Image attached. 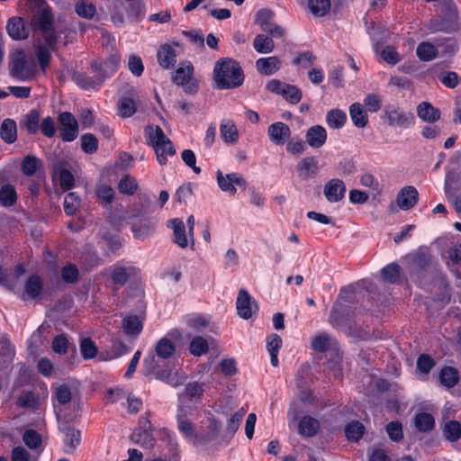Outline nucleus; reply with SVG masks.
<instances>
[{"instance_id":"47","label":"nucleus","mask_w":461,"mask_h":461,"mask_svg":"<svg viewBox=\"0 0 461 461\" xmlns=\"http://www.w3.org/2000/svg\"><path fill=\"white\" fill-rule=\"evenodd\" d=\"M40 167L41 161L35 156L28 155L22 162V171L27 176H35Z\"/></svg>"},{"instance_id":"8","label":"nucleus","mask_w":461,"mask_h":461,"mask_svg":"<svg viewBox=\"0 0 461 461\" xmlns=\"http://www.w3.org/2000/svg\"><path fill=\"white\" fill-rule=\"evenodd\" d=\"M58 121L59 122V136L63 141L70 142L78 136V122L69 112L61 113Z\"/></svg>"},{"instance_id":"53","label":"nucleus","mask_w":461,"mask_h":461,"mask_svg":"<svg viewBox=\"0 0 461 461\" xmlns=\"http://www.w3.org/2000/svg\"><path fill=\"white\" fill-rule=\"evenodd\" d=\"M17 195L14 186L10 185H4L0 190V202L5 206H12L16 201Z\"/></svg>"},{"instance_id":"33","label":"nucleus","mask_w":461,"mask_h":461,"mask_svg":"<svg viewBox=\"0 0 461 461\" xmlns=\"http://www.w3.org/2000/svg\"><path fill=\"white\" fill-rule=\"evenodd\" d=\"M122 325L124 333L128 336H137L143 329L141 320L136 315H130L124 318Z\"/></svg>"},{"instance_id":"32","label":"nucleus","mask_w":461,"mask_h":461,"mask_svg":"<svg viewBox=\"0 0 461 461\" xmlns=\"http://www.w3.org/2000/svg\"><path fill=\"white\" fill-rule=\"evenodd\" d=\"M40 114L37 110H32L23 116L20 122L23 129L26 130L30 134H36L39 131Z\"/></svg>"},{"instance_id":"52","label":"nucleus","mask_w":461,"mask_h":461,"mask_svg":"<svg viewBox=\"0 0 461 461\" xmlns=\"http://www.w3.org/2000/svg\"><path fill=\"white\" fill-rule=\"evenodd\" d=\"M23 440L24 444L31 449H38L41 446V436L35 429H27L23 436Z\"/></svg>"},{"instance_id":"55","label":"nucleus","mask_w":461,"mask_h":461,"mask_svg":"<svg viewBox=\"0 0 461 461\" xmlns=\"http://www.w3.org/2000/svg\"><path fill=\"white\" fill-rule=\"evenodd\" d=\"M383 279L391 284H394L400 277V267L397 264L391 263L381 270Z\"/></svg>"},{"instance_id":"56","label":"nucleus","mask_w":461,"mask_h":461,"mask_svg":"<svg viewBox=\"0 0 461 461\" xmlns=\"http://www.w3.org/2000/svg\"><path fill=\"white\" fill-rule=\"evenodd\" d=\"M437 78L447 88H455L458 86L459 77L454 71H442L436 74Z\"/></svg>"},{"instance_id":"16","label":"nucleus","mask_w":461,"mask_h":461,"mask_svg":"<svg viewBox=\"0 0 461 461\" xmlns=\"http://www.w3.org/2000/svg\"><path fill=\"white\" fill-rule=\"evenodd\" d=\"M305 140L312 149H320L327 140V131L321 125L312 126L306 131Z\"/></svg>"},{"instance_id":"1","label":"nucleus","mask_w":461,"mask_h":461,"mask_svg":"<svg viewBox=\"0 0 461 461\" xmlns=\"http://www.w3.org/2000/svg\"><path fill=\"white\" fill-rule=\"evenodd\" d=\"M212 78L217 89H233L243 84L244 74L237 61L222 58L214 64Z\"/></svg>"},{"instance_id":"12","label":"nucleus","mask_w":461,"mask_h":461,"mask_svg":"<svg viewBox=\"0 0 461 461\" xmlns=\"http://www.w3.org/2000/svg\"><path fill=\"white\" fill-rule=\"evenodd\" d=\"M236 308L240 318L249 320L258 310V305L245 289H240L236 301Z\"/></svg>"},{"instance_id":"38","label":"nucleus","mask_w":461,"mask_h":461,"mask_svg":"<svg viewBox=\"0 0 461 461\" xmlns=\"http://www.w3.org/2000/svg\"><path fill=\"white\" fill-rule=\"evenodd\" d=\"M137 110L135 101L129 96H122L118 102V114L122 118L131 117Z\"/></svg>"},{"instance_id":"59","label":"nucleus","mask_w":461,"mask_h":461,"mask_svg":"<svg viewBox=\"0 0 461 461\" xmlns=\"http://www.w3.org/2000/svg\"><path fill=\"white\" fill-rule=\"evenodd\" d=\"M54 177L59 180L60 186L64 190H68L72 188L74 185V176L71 174V172L68 169L63 168L59 171H56Z\"/></svg>"},{"instance_id":"29","label":"nucleus","mask_w":461,"mask_h":461,"mask_svg":"<svg viewBox=\"0 0 461 461\" xmlns=\"http://www.w3.org/2000/svg\"><path fill=\"white\" fill-rule=\"evenodd\" d=\"M349 115L353 124L357 128H364L368 122L366 112L359 103H354L349 107Z\"/></svg>"},{"instance_id":"37","label":"nucleus","mask_w":461,"mask_h":461,"mask_svg":"<svg viewBox=\"0 0 461 461\" xmlns=\"http://www.w3.org/2000/svg\"><path fill=\"white\" fill-rule=\"evenodd\" d=\"M440 383L447 387H454L459 381V375L456 368L451 366H445L439 373Z\"/></svg>"},{"instance_id":"13","label":"nucleus","mask_w":461,"mask_h":461,"mask_svg":"<svg viewBox=\"0 0 461 461\" xmlns=\"http://www.w3.org/2000/svg\"><path fill=\"white\" fill-rule=\"evenodd\" d=\"M345 183L339 178L329 180L323 187V194L328 202L334 203L341 201L346 194Z\"/></svg>"},{"instance_id":"15","label":"nucleus","mask_w":461,"mask_h":461,"mask_svg":"<svg viewBox=\"0 0 461 461\" xmlns=\"http://www.w3.org/2000/svg\"><path fill=\"white\" fill-rule=\"evenodd\" d=\"M320 169L319 161L313 156L302 158L296 166L298 176L303 180L315 176Z\"/></svg>"},{"instance_id":"23","label":"nucleus","mask_w":461,"mask_h":461,"mask_svg":"<svg viewBox=\"0 0 461 461\" xmlns=\"http://www.w3.org/2000/svg\"><path fill=\"white\" fill-rule=\"evenodd\" d=\"M168 335H171V332L168 333L167 336L161 338L156 343L154 348V352L157 354V356L164 360L172 357L176 351V345L168 338Z\"/></svg>"},{"instance_id":"30","label":"nucleus","mask_w":461,"mask_h":461,"mask_svg":"<svg viewBox=\"0 0 461 461\" xmlns=\"http://www.w3.org/2000/svg\"><path fill=\"white\" fill-rule=\"evenodd\" d=\"M416 55L421 61H431L438 56V45L422 41L420 42L416 49Z\"/></svg>"},{"instance_id":"14","label":"nucleus","mask_w":461,"mask_h":461,"mask_svg":"<svg viewBox=\"0 0 461 461\" xmlns=\"http://www.w3.org/2000/svg\"><path fill=\"white\" fill-rule=\"evenodd\" d=\"M291 133L290 127L283 122H274L267 128L269 140L277 146L284 145L291 137Z\"/></svg>"},{"instance_id":"40","label":"nucleus","mask_w":461,"mask_h":461,"mask_svg":"<svg viewBox=\"0 0 461 461\" xmlns=\"http://www.w3.org/2000/svg\"><path fill=\"white\" fill-rule=\"evenodd\" d=\"M129 348L126 345L117 338H112L110 351L106 352V357H104V360H111L117 357H120L129 352Z\"/></svg>"},{"instance_id":"64","label":"nucleus","mask_w":461,"mask_h":461,"mask_svg":"<svg viewBox=\"0 0 461 461\" xmlns=\"http://www.w3.org/2000/svg\"><path fill=\"white\" fill-rule=\"evenodd\" d=\"M16 403L22 408L34 409L38 404V401L32 392H25L18 397Z\"/></svg>"},{"instance_id":"3","label":"nucleus","mask_w":461,"mask_h":461,"mask_svg":"<svg viewBox=\"0 0 461 461\" xmlns=\"http://www.w3.org/2000/svg\"><path fill=\"white\" fill-rule=\"evenodd\" d=\"M145 133L149 138V143L155 149L158 162L160 165H165L167 160V156H172L176 153L172 142L158 125L148 126L145 129Z\"/></svg>"},{"instance_id":"54","label":"nucleus","mask_w":461,"mask_h":461,"mask_svg":"<svg viewBox=\"0 0 461 461\" xmlns=\"http://www.w3.org/2000/svg\"><path fill=\"white\" fill-rule=\"evenodd\" d=\"M189 349L194 356L200 357L208 352L209 346L206 339L203 337L197 336L190 342Z\"/></svg>"},{"instance_id":"9","label":"nucleus","mask_w":461,"mask_h":461,"mask_svg":"<svg viewBox=\"0 0 461 461\" xmlns=\"http://www.w3.org/2000/svg\"><path fill=\"white\" fill-rule=\"evenodd\" d=\"M216 180L219 188L231 195L236 194V186L245 188L247 185L246 180L238 173L223 174L221 170H218L216 172Z\"/></svg>"},{"instance_id":"25","label":"nucleus","mask_w":461,"mask_h":461,"mask_svg":"<svg viewBox=\"0 0 461 461\" xmlns=\"http://www.w3.org/2000/svg\"><path fill=\"white\" fill-rule=\"evenodd\" d=\"M176 51L168 44L162 45L157 53L158 62L163 68H169L176 63Z\"/></svg>"},{"instance_id":"50","label":"nucleus","mask_w":461,"mask_h":461,"mask_svg":"<svg viewBox=\"0 0 461 461\" xmlns=\"http://www.w3.org/2000/svg\"><path fill=\"white\" fill-rule=\"evenodd\" d=\"M80 206V197L77 193L70 192L64 198V211L68 215H73Z\"/></svg>"},{"instance_id":"39","label":"nucleus","mask_w":461,"mask_h":461,"mask_svg":"<svg viewBox=\"0 0 461 461\" xmlns=\"http://www.w3.org/2000/svg\"><path fill=\"white\" fill-rule=\"evenodd\" d=\"M253 47L257 52L267 54L273 51L275 43L271 38L264 34H258L254 39Z\"/></svg>"},{"instance_id":"57","label":"nucleus","mask_w":461,"mask_h":461,"mask_svg":"<svg viewBox=\"0 0 461 461\" xmlns=\"http://www.w3.org/2000/svg\"><path fill=\"white\" fill-rule=\"evenodd\" d=\"M138 188V184L135 178L130 176H124L118 183V189L122 194L131 195Z\"/></svg>"},{"instance_id":"34","label":"nucleus","mask_w":461,"mask_h":461,"mask_svg":"<svg viewBox=\"0 0 461 461\" xmlns=\"http://www.w3.org/2000/svg\"><path fill=\"white\" fill-rule=\"evenodd\" d=\"M326 123L331 129H341L347 122V114L340 109H331L326 114Z\"/></svg>"},{"instance_id":"60","label":"nucleus","mask_w":461,"mask_h":461,"mask_svg":"<svg viewBox=\"0 0 461 461\" xmlns=\"http://www.w3.org/2000/svg\"><path fill=\"white\" fill-rule=\"evenodd\" d=\"M434 366L435 361L431 357L426 354L420 355L417 360V369L422 375L420 378H424L423 376L427 375Z\"/></svg>"},{"instance_id":"49","label":"nucleus","mask_w":461,"mask_h":461,"mask_svg":"<svg viewBox=\"0 0 461 461\" xmlns=\"http://www.w3.org/2000/svg\"><path fill=\"white\" fill-rule=\"evenodd\" d=\"M95 194L99 202L105 205L111 204L115 195L114 190L111 186L104 184L96 186Z\"/></svg>"},{"instance_id":"58","label":"nucleus","mask_w":461,"mask_h":461,"mask_svg":"<svg viewBox=\"0 0 461 461\" xmlns=\"http://www.w3.org/2000/svg\"><path fill=\"white\" fill-rule=\"evenodd\" d=\"M81 148L86 154H93L98 149V140L91 133H86L81 136Z\"/></svg>"},{"instance_id":"24","label":"nucleus","mask_w":461,"mask_h":461,"mask_svg":"<svg viewBox=\"0 0 461 461\" xmlns=\"http://www.w3.org/2000/svg\"><path fill=\"white\" fill-rule=\"evenodd\" d=\"M221 137L225 143L234 144L239 140V131L231 120L224 119L220 125Z\"/></svg>"},{"instance_id":"62","label":"nucleus","mask_w":461,"mask_h":461,"mask_svg":"<svg viewBox=\"0 0 461 461\" xmlns=\"http://www.w3.org/2000/svg\"><path fill=\"white\" fill-rule=\"evenodd\" d=\"M79 272L76 265L67 264L61 269L62 279L68 284H74L78 280Z\"/></svg>"},{"instance_id":"42","label":"nucleus","mask_w":461,"mask_h":461,"mask_svg":"<svg viewBox=\"0 0 461 461\" xmlns=\"http://www.w3.org/2000/svg\"><path fill=\"white\" fill-rule=\"evenodd\" d=\"M80 431L68 427L66 429L65 452L71 454L80 443Z\"/></svg>"},{"instance_id":"19","label":"nucleus","mask_w":461,"mask_h":461,"mask_svg":"<svg viewBox=\"0 0 461 461\" xmlns=\"http://www.w3.org/2000/svg\"><path fill=\"white\" fill-rule=\"evenodd\" d=\"M417 115L425 122L434 123L440 119L441 112L429 102L424 101L417 106Z\"/></svg>"},{"instance_id":"44","label":"nucleus","mask_w":461,"mask_h":461,"mask_svg":"<svg viewBox=\"0 0 461 461\" xmlns=\"http://www.w3.org/2000/svg\"><path fill=\"white\" fill-rule=\"evenodd\" d=\"M51 49L38 43L35 45V55L38 59L41 68L44 71L50 65L51 60Z\"/></svg>"},{"instance_id":"48","label":"nucleus","mask_w":461,"mask_h":461,"mask_svg":"<svg viewBox=\"0 0 461 461\" xmlns=\"http://www.w3.org/2000/svg\"><path fill=\"white\" fill-rule=\"evenodd\" d=\"M308 5L315 16L322 17L330 10V0H309Z\"/></svg>"},{"instance_id":"35","label":"nucleus","mask_w":461,"mask_h":461,"mask_svg":"<svg viewBox=\"0 0 461 461\" xmlns=\"http://www.w3.org/2000/svg\"><path fill=\"white\" fill-rule=\"evenodd\" d=\"M442 433L449 442H456L461 438V423L456 420L447 421L442 428Z\"/></svg>"},{"instance_id":"18","label":"nucleus","mask_w":461,"mask_h":461,"mask_svg":"<svg viewBox=\"0 0 461 461\" xmlns=\"http://www.w3.org/2000/svg\"><path fill=\"white\" fill-rule=\"evenodd\" d=\"M418 197L419 193L415 187H403L397 195V204L402 210H409L417 203Z\"/></svg>"},{"instance_id":"11","label":"nucleus","mask_w":461,"mask_h":461,"mask_svg":"<svg viewBox=\"0 0 461 461\" xmlns=\"http://www.w3.org/2000/svg\"><path fill=\"white\" fill-rule=\"evenodd\" d=\"M120 62V55L114 53L110 55V57L104 61L95 60L91 64V68L94 73H98L101 77H104V81L118 69Z\"/></svg>"},{"instance_id":"43","label":"nucleus","mask_w":461,"mask_h":461,"mask_svg":"<svg viewBox=\"0 0 461 461\" xmlns=\"http://www.w3.org/2000/svg\"><path fill=\"white\" fill-rule=\"evenodd\" d=\"M131 230L135 239L144 240L154 233L155 223L152 221H145L140 224H133Z\"/></svg>"},{"instance_id":"51","label":"nucleus","mask_w":461,"mask_h":461,"mask_svg":"<svg viewBox=\"0 0 461 461\" xmlns=\"http://www.w3.org/2000/svg\"><path fill=\"white\" fill-rule=\"evenodd\" d=\"M221 429V422L214 417L209 419V424L207 426V433L203 434V445L207 442L212 441L217 438Z\"/></svg>"},{"instance_id":"36","label":"nucleus","mask_w":461,"mask_h":461,"mask_svg":"<svg viewBox=\"0 0 461 461\" xmlns=\"http://www.w3.org/2000/svg\"><path fill=\"white\" fill-rule=\"evenodd\" d=\"M320 424L316 419L311 416H304L299 422L298 429L300 434L306 437H312L317 433Z\"/></svg>"},{"instance_id":"5","label":"nucleus","mask_w":461,"mask_h":461,"mask_svg":"<svg viewBox=\"0 0 461 461\" xmlns=\"http://www.w3.org/2000/svg\"><path fill=\"white\" fill-rule=\"evenodd\" d=\"M194 67L190 62L182 63L173 76V82L181 86L186 94H194L198 91L199 83L193 77Z\"/></svg>"},{"instance_id":"4","label":"nucleus","mask_w":461,"mask_h":461,"mask_svg":"<svg viewBox=\"0 0 461 461\" xmlns=\"http://www.w3.org/2000/svg\"><path fill=\"white\" fill-rule=\"evenodd\" d=\"M9 71L10 75L21 81H26L32 77L35 64L29 60L23 50H16L10 54Z\"/></svg>"},{"instance_id":"6","label":"nucleus","mask_w":461,"mask_h":461,"mask_svg":"<svg viewBox=\"0 0 461 461\" xmlns=\"http://www.w3.org/2000/svg\"><path fill=\"white\" fill-rule=\"evenodd\" d=\"M177 429L183 437L191 442L193 446L199 447L203 445V434L195 430L194 425L186 419L185 411L183 406H179L176 413Z\"/></svg>"},{"instance_id":"27","label":"nucleus","mask_w":461,"mask_h":461,"mask_svg":"<svg viewBox=\"0 0 461 461\" xmlns=\"http://www.w3.org/2000/svg\"><path fill=\"white\" fill-rule=\"evenodd\" d=\"M43 287L42 281L40 276L34 275L28 278L23 293V299H36L41 294Z\"/></svg>"},{"instance_id":"28","label":"nucleus","mask_w":461,"mask_h":461,"mask_svg":"<svg viewBox=\"0 0 461 461\" xmlns=\"http://www.w3.org/2000/svg\"><path fill=\"white\" fill-rule=\"evenodd\" d=\"M6 31L9 36L14 40H23L27 37L24 28V22L21 17H13L9 19Z\"/></svg>"},{"instance_id":"7","label":"nucleus","mask_w":461,"mask_h":461,"mask_svg":"<svg viewBox=\"0 0 461 461\" xmlns=\"http://www.w3.org/2000/svg\"><path fill=\"white\" fill-rule=\"evenodd\" d=\"M384 114L390 126L406 129L415 123V117L412 113L402 111L394 105L385 106Z\"/></svg>"},{"instance_id":"17","label":"nucleus","mask_w":461,"mask_h":461,"mask_svg":"<svg viewBox=\"0 0 461 461\" xmlns=\"http://www.w3.org/2000/svg\"><path fill=\"white\" fill-rule=\"evenodd\" d=\"M269 15V12L266 10H260L257 14V22L260 25L262 31L267 33H269L271 36L275 38H281L285 32L282 27L279 25L273 23L267 20Z\"/></svg>"},{"instance_id":"21","label":"nucleus","mask_w":461,"mask_h":461,"mask_svg":"<svg viewBox=\"0 0 461 461\" xmlns=\"http://www.w3.org/2000/svg\"><path fill=\"white\" fill-rule=\"evenodd\" d=\"M170 226L173 230V241L179 248L185 249L188 246L190 238L185 233V226L184 221L179 218H175L170 221Z\"/></svg>"},{"instance_id":"20","label":"nucleus","mask_w":461,"mask_h":461,"mask_svg":"<svg viewBox=\"0 0 461 461\" xmlns=\"http://www.w3.org/2000/svg\"><path fill=\"white\" fill-rule=\"evenodd\" d=\"M74 80L84 90L98 89L104 82V77H101L98 73H95L93 77L85 73H77L74 76Z\"/></svg>"},{"instance_id":"46","label":"nucleus","mask_w":461,"mask_h":461,"mask_svg":"<svg viewBox=\"0 0 461 461\" xmlns=\"http://www.w3.org/2000/svg\"><path fill=\"white\" fill-rule=\"evenodd\" d=\"M434 418L429 413L420 412L415 416V426L420 431H429L434 428Z\"/></svg>"},{"instance_id":"10","label":"nucleus","mask_w":461,"mask_h":461,"mask_svg":"<svg viewBox=\"0 0 461 461\" xmlns=\"http://www.w3.org/2000/svg\"><path fill=\"white\" fill-rule=\"evenodd\" d=\"M164 359L157 356L155 352H149L143 358L142 370L145 375H152L155 378H164L165 371Z\"/></svg>"},{"instance_id":"31","label":"nucleus","mask_w":461,"mask_h":461,"mask_svg":"<svg viewBox=\"0 0 461 461\" xmlns=\"http://www.w3.org/2000/svg\"><path fill=\"white\" fill-rule=\"evenodd\" d=\"M0 136L6 143H14L17 139L16 122L12 119L3 121L0 128Z\"/></svg>"},{"instance_id":"61","label":"nucleus","mask_w":461,"mask_h":461,"mask_svg":"<svg viewBox=\"0 0 461 461\" xmlns=\"http://www.w3.org/2000/svg\"><path fill=\"white\" fill-rule=\"evenodd\" d=\"M281 95L293 104H298L302 99L301 90L297 86L288 84H285Z\"/></svg>"},{"instance_id":"22","label":"nucleus","mask_w":461,"mask_h":461,"mask_svg":"<svg viewBox=\"0 0 461 461\" xmlns=\"http://www.w3.org/2000/svg\"><path fill=\"white\" fill-rule=\"evenodd\" d=\"M258 71L266 76H271L281 68V61L276 56L260 58L256 61Z\"/></svg>"},{"instance_id":"41","label":"nucleus","mask_w":461,"mask_h":461,"mask_svg":"<svg viewBox=\"0 0 461 461\" xmlns=\"http://www.w3.org/2000/svg\"><path fill=\"white\" fill-rule=\"evenodd\" d=\"M245 410L243 408H240L238 411L232 414L227 420L225 431L226 434L230 436V438H232L234 434L238 431L241 424V421L245 416Z\"/></svg>"},{"instance_id":"26","label":"nucleus","mask_w":461,"mask_h":461,"mask_svg":"<svg viewBox=\"0 0 461 461\" xmlns=\"http://www.w3.org/2000/svg\"><path fill=\"white\" fill-rule=\"evenodd\" d=\"M134 272L135 268L132 267L113 266L111 268V279L115 285L123 286Z\"/></svg>"},{"instance_id":"2","label":"nucleus","mask_w":461,"mask_h":461,"mask_svg":"<svg viewBox=\"0 0 461 461\" xmlns=\"http://www.w3.org/2000/svg\"><path fill=\"white\" fill-rule=\"evenodd\" d=\"M312 348L319 353L332 351L335 354V359L327 363V367L332 371L335 377L341 376V356L339 352L337 340L328 333L322 332L312 339Z\"/></svg>"},{"instance_id":"45","label":"nucleus","mask_w":461,"mask_h":461,"mask_svg":"<svg viewBox=\"0 0 461 461\" xmlns=\"http://www.w3.org/2000/svg\"><path fill=\"white\" fill-rule=\"evenodd\" d=\"M365 432L364 425L359 421H352L345 428V434L349 441H358Z\"/></svg>"},{"instance_id":"63","label":"nucleus","mask_w":461,"mask_h":461,"mask_svg":"<svg viewBox=\"0 0 461 461\" xmlns=\"http://www.w3.org/2000/svg\"><path fill=\"white\" fill-rule=\"evenodd\" d=\"M386 432L391 440L399 442L403 438L402 423L399 421H391L386 425Z\"/></svg>"}]
</instances>
